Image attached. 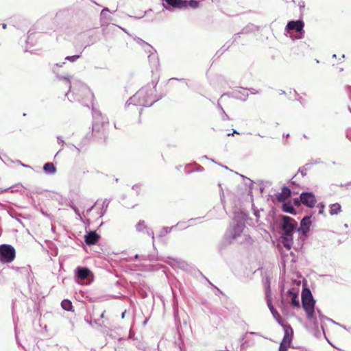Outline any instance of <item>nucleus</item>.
Returning <instances> with one entry per match:
<instances>
[{
    "mask_svg": "<svg viewBox=\"0 0 351 351\" xmlns=\"http://www.w3.org/2000/svg\"><path fill=\"white\" fill-rule=\"evenodd\" d=\"M106 12H109V10H108V8H104L101 10V15L102 16H104L105 13H106Z\"/></svg>",
    "mask_w": 351,
    "mask_h": 351,
    "instance_id": "c756f323",
    "label": "nucleus"
},
{
    "mask_svg": "<svg viewBox=\"0 0 351 351\" xmlns=\"http://www.w3.org/2000/svg\"><path fill=\"white\" fill-rule=\"evenodd\" d=\"M90 271L88 269L84 267L77 268V276L79 278L84 280L88 278Z\"/></svg>",
    "mask_w": 351,
    "mask_h": 351,
    "instance_id": "dca6fc26",
    "label": "nucleus"
},
{
    "mask_svg": "<svg viewBox=\"0 0 351 351\" xmlns=\"http://www.w3.org/2000/svg\"><path fill=\"white\" fill-rule=\"evenodd\" d=\"M138 256L136 254V255L135 256V258H138Z\"/></svg>",
    "mask_w": 351,
    "mask_h": 351,
    "instance_id": "49530a36",
    "label": "nucleus"
},
{
    "mask_svg": "<svg viewBox=\"0 0 351 351\" xmlns=\"http://www.w3.org/2000/svg\"><path fill=\"white\" fill-rule=\"evenodd\" d=\"M72 146H73V147H75V152L79 154L80 153V149H79L78 147H77L76 146L73 145H72Z\"/></svg>",
    "mask_w": 351,
    "mask_h": 351,
    "instance_id": "c9c22d12",
    "label": "nucleus"
},
{
    "mask_svg": "<svg viewBox=\"0 0 351 351\" xmlns=\"http://www.w3.org/2000/svg\"><path fill=\"white\" fill-rule=\"evenodd\" d=\"M332 57H333V58H336V54H334V55L332 56Z\"/></svg>",
    "mask_w": 351,
    "mask_h": 351,
    "instance_id": "de8ad7c7",
    "label": "nucleus"
},
{
    "mask_svg": "<svg viewBox=\"0 0 351 351\" xmlns=\"http://www.w3.org/2000/svg\"><path fill=\"white\" fill-rule=\"evenodd\" d=\"M162 4L166 9L169 10L170 7L179 9L186 8L188 3L183 0H163Z\"/></svg>",
    "mask_w": 351,
    "mask_h": 351,
    "instance_id": "0eeeda50",
    "label": "nucleus"
},
{
    "mask_svg": "<svg viewBox=\"0 0 351 351\" xmlns=\"http://www.w3.org/2000/svg\"><path fill=\"white\" fill-rule=\"evenodd\" d=\"M149 60L150 62H152L154 64H157L158 63V58H157V56L156 55L154 54V53H151L149 56Z\"/></svg>",
    "mask_w": 351,
    "mask_h": 351,
    "instance_id": "4be33fe9",
    "label": "nucleus"
},
{
    "mask_svg": "<svg viewBox=\"0 0 351 351\" xmlns=\"http://www.w3.org/2000/svg\"><path fill=\"white\" fill-rule=\"evenodd\" d=\"M3 29H5V28H6V24H3Z\"/></svg>",
    "mask_w": 351,
    "mask_h": 351,
    "instance_id": "37998d69",
    "label": "nucleus"
},
{
    "mask_svg": "<svg viewBox=\"0 0 351 351\" xmlns=\"http://www.w3.org/2000/svg\"><path fill=\"white\" fill-rule=\"evenodd\" d=\"M249 333L251 335H257V336L259 335L257 332H250Z\"/></svg>",
    "mask_w": 351,
    "mask_h": 351,
    "instance_id": "ea45409f",
    "label": "nucleus"
},
{
    "mask_svg": "<svg viewBox=\"0 0 351 351\" xmlns=\"http://www.w3.org/2000/svg\"><path fill=\"white\" fill-rule=\"evenodd\" d=\"M296 226L297 222L291 217L288 216H284L282 217V244L289 250L291 249L293 245V233L294 232Z\"/></svg>",
    "mask_w": 351,
    "mask_h": 351,
    "instance_id": "f257e3e1",
    "label": "nucleus"
},
{
    "mask_svg": "<svg viewBox=\"0 0 351 351\" xmlns=\"http://www.w3.org/2000/svg\"><path fill=\"white\" fill-rule=\"evenodd\" d=\"M73 91V99L82 102L86 106H88V101L90 102L94 97L90 88L81 82L74 85Z\"/></svg>",
    "mask_w": 351,
    "mask_h": 351,
    "instance_id": "7ed1b4c3",
    "label": "nucleus"
},
{
    "mask_svg": "<svg viewBox=\"0 0 351 351\" xmlns=\"http://www.w3.org/2000/svg\"><path fill=\"white\" fill-rule=\"evenodd\" d=\"M146 45H147V47H148V48H149V51H149V53H151V50H153V48H152L150 45H149L148 44H146Z\"/></svg>",
    "mask_w": 351,
    "mask_h": 351,
    "instance_id": "e433bc0d",
    "label": "nucleus"
},
{
    "mask_svg": "<svg viewBox=\"0 0 351 351\" xmlns=\"http://www.w3.org/2000/svg\"><path fill=\"white\" fill-rule=\"evenodd\" d=\"M346 90L348 92V93L350 94L349 97H350V99L351 100V86H346Z\"/></svg>",
    "mask_w": 351,
    "mask_h": 351,
    "instance_id": "2f4dec72",
    "label": "nucleus"
},
{
    "mask_svg": "<svg viewBox=\"0 0 351 351\" xmlns=\"http://www.w3.org/2000/svg\"><path fill=\"white\" fill-rule=\"evenodd\" d=\"M311 221L310 217H305L302 219L300 223V227L298 228V232H302L303 234H306L310 228Z\"/></svg>",
    "mask_w": 351,
    "mask_h": 351,
    "instance_id": "f8f14e48",
    "label": "nucleus"
},
{
    "mask_svg": "<svg viewBox=\"0 0 351 351\" xmlns=\"http://www.w3.org/2000/svg\"><path fill=\"white\" fill-rule=\"evenodd\" d=\"M254 215L256 216V217L257 218V219H259V217H260L259 211H258V210H254Z\"/></svg>",
    "mask_w": 351,
    "mask_h": 351,
    "instance_id": "72a5a7b5",
    "label": "nucleus"
},
{
    "mask_svg": "<svg viewBox=\"0 0 351 351\" xmlns=\"http://www.w3.org/2000/svg\"><path fill=\"white\" fill-rule=\"evenodd\" d=\"M15 258V250L10 245H0V261L4 263H11Z\"/></svg>",
    "mask_w": 351,
    "mask_h": 351,
    "instance_id": "39448f33",
    "label": "nucleus"
},
{
    "mask_svg": "<svg viewBox=\"0 0 351 351\" xmlns=\"http://www.w3.org/2000/svg\"><path fill=\"white\" fill-rule=\"evenodd\" d=\"M318 207H319V208H320V210H319V213H320V214L323 213V212H324V205H323V204H319V205H318Z\"/></svg>",
    "mask_w": 351,
    "mask_h": 351,
    "instance_id": "7c9ffc66",
    "label": "nucleus"
},
{
    "mask_svg": "<svg viewBox=\"0 0 351 351\" xmlns=\"http://www.w3.org/2000/svg\"><path fill=\"white\" fill-rule=\"evenodd\" d=\"M304 28V23L302 21H289L286 27L288 30H295L297 32L302 33Z\"/></svg>",
    "mask_w": 351,
    "mask_h": 351,
    "instance_id": "9d476101",
    "label": "nucleus"
},
{
    "mask_svg": "<svg viewBox=\"0 0 351 351\" xmlns=\"http://www.w3.org/2000/svg\"><path fill=\"white\" fill-rule=\"evenodd\" d=\"M300 199L304 205L309 208L313 207L316 203L315 197L312 193H302L300 196Z\"/></svg>",
    "mask_w": 351,
    "mask_h": 351,
    "instance_id": "6e6552de",
    "label": "nucleus"
},
{
    "mask_svg": "<svg viewBox=\"0 0 351 351\" xmlns=\"http://www.w3.org/2000/svg\"><path fill=\"white\" fill-rule=\"evenodd\" d=\"M288 293L291 296V305L295 307L300 306V301L298 298V295L296 293L293 292L292 291H289Z\"/></svg>",
    "mask_w": 351,
    "mask_h": 351,
    "instance_id": "6ab92c4d",
    "label": "nucleus"
},
{
    "mask_svg": "<svg viewBox=\"0 0 351 351\" xmlns=\"http://www.w3.org/2000/svg\"><path fill=\"white\" fill-rule=\"evenodd\" d=\"M43 170L48 174H54L56 172V168L52 162L45 163L43 166Z\"/></svg>",
    "mask_w": 351,
    "mask_h": 351,
    "instance_id": "a211bd4d",
    "label": "nucleus"
},
{
    "mask_svg": "<svg viewBox=\"0 0 351 351\" xmlns=\"http://www.w3.org/2000/svg\"><path fill=\"white\" fill-rule=\"evenodd\" d=\"M189 4L192 8H196L198 5V2L197 1H195V0H191L189 2Z\"/></svg>",
    "mask_w": 351,
    "mask_h": 351,
    "instance_id": "bb28decb",
    "label": "nucleus"
},
{
    "mask_svg": "<svg viewBox=\"0 0 351 351\" xmlns=\"http://www.w3.org/2000/svg\"><path fill=\"white\" fill-rule=\"evenodd\" d=\"M136 228L138 231H142L144 228H145V221H141L138 222Z\"/></svg>",
    "mask_w": 351,
    "mask_h": 351,
    "instance_id": "b1692460",
    "label": "nucleus"
},
{
    "mask_svg": "<svg viewBox=\"0 0 351 351\" xmlns=\"http://www.w3.org/2000/svg\"><path fill=\"white\" fill-rule=\"evenodd\" d=\"M80 57V55H75V56H66L65 58L66 60L70 61V62H75L77 59H79Z\"/></svg>",
    "mask_w": 351,
    "mask_h": 351,
    "instance_id": "5701e85b",
    "label": "nucleus"
},
{
    "mask_svg": "<svg viewBox=\"0 0 351 351\" xmlns=\"http://www.w3.org/2000/svg\"><path fill=\"white\" fill-rule=\"evenodd\" d=\"M99 235L95 232H88L85 235V242L88 245H94L99 240Z\"/></svg>",
    "mask_w": 351,
    "mask_h": 351,
    "instance_id": "4468645a",
    "label": "nucleus"
},
{
    "mask_svg": "<svg viewBox=\"0 0 351 351\" xmlns=\"http://www.w3.org/2000/svg\"><path fill=\"white\" fill-rule=\"evenodd\" d=\"M282 210L283 211L289 213H294L295 211L293 207L289 203H285L282 205Z\"/></svg>",
    "mask_w": 351,
    "mask_h": 351,
    "instance_id": "412c9836",
    "label": "nucleus"
},
{
    "mask_svg": "<svg viewBox=\"0 0 351 351\" xmlns=\"http://www.w3.org/2000/svg\"><path fill=\"white\" fill-rule=\"evenodd\" d=\"M267 298V306L269 308L271 313H272L274 319L278 322V324H282V319L279 314V313L274 308L272 303H271V297L269 295V294L267 293L266 295Z\"/></svg>",
    "mask_w": 351,
    "mask_h": 351,
    "instance_id": "1a4fd4ad",
    "label": "nucleus"
},
{
    "mask_svg": "<svg viewBox=\"0 0 351 351\" xmlns=\"http://www.w3.org/2000/svg\"><path fill=\"white\" fill-rule=\"evenodd\" d=\"M288 347L289 346H283V345H280V346H279V351H287Z\"/></svg>",
    "mask_w": 351,
    "mask_h": 351,
    "instance_id": "c85d7f7f",
    "label": "nucleus"
},
{
    "mask_svg": "<svg viewBox=\"0 0 351 351\" xmlns=\"http://www.w3.org/2000/svg\"><path fill=\"white\" fill-rule=\"evenodd\" d=\"M221 110H222L223 112L225 113L223 110V109H221ZM225 114V117H228L227 114Z\"/></svg>",
    "mask_w": 351,
    "mask_h": 351,
    "instance_id": "c03bdc74",
    "label": "nucleus"
},
{
    "mask_svg": "<svg viewBox=\"0 0 351 351\" xmlns=\"http://www.w3.org/2000/svg\"><path fill=\"white\" fill-rule=\"evenodd\" d=\"M302 303L304 311L306 313L307 318L314 322L315 300L309 289H305L302 293Z\"/></svg>",
    "mask_w": 351,
    "mask_h": 351,
    "instance_id": "20e7f679",
    "label": "nucleus"
},
{
    "mask_svg": "<svg viewBox=\"0 0 351 351\" xmlns=\"http://www.w3.org/2000/svg\"><path fill=\"white\" fill-rule=\"evenodd\" d=\"M93 117L94 119V123L93 125V130H99V125L101 123L104 125V121L101 112L97 110H93Z\"/></svg>",
    "mask_w": 351,
    "mask_h": 351,
    "instance_id": "9b49d317",
    "label": "nucleus"
},
{
    "mask_svg": "<svg viewBox=\"0 0 351 351\" xmlns=\"http://www.w3.org/2000/svg\"><path fill=\"white\" fill-rule=\"evenodd\" d=\"M280 325L284 328L285 335H284L283 339L280 345L289 346L291 341L292 340V337H293V329L291 327V326L289 324H282Z\"/></svg>",
    "mask_w": 351,
    "mask_h": 351,
    "instance_id": "423d86ee",
    "label": "nucleus"
},
{
    "mask_svg": "<svg viewBox=\"0 0 351 351\" xmlns=\"http://www.w3.org/2000/svg\"><path fill=\"white\" fill-rule=\"evenodd\" d=\"M58 144L61 145L62 147H64V141L60 138V136H58ZM62 149V148H61V149L58 152V154Z\"/></svg>",
    "mask_w": 351,
    "mask_h": 351,
    "instance_id": "cd10ccee",
    "label": "nucleus"
},
{
    "mask_svg": "<svg viewBox=\"0 0 351 351\" xmlns=\"http://www.w3.org/2000/svg\"><path fill=\"white\" fill-rule=\"evenodd\" d=\"M60 80H66L69 84V91L68 93H66V95L67 96L69 93V92L71 91V82H70V77H59Z\"/></svg>",
    "mask_w": 351,
    "mask_h": 351,
    "instance_id": "393cba45",
    "label": "nucleus"
},
{
    "mask_svg": "<svg viewBox=\"0 0 351 351\" xmlns=\"http://www.w3.org/2000/svg\"><path fill=\"white\" fill-rule=\"evenodd\" d=\"M56 66H62V64H56Z\"/></svg>",
    "mask_w": 351,
    "mask_h": 351,
    "instance_id": "a18cd8bd",
    "label": "nucleus"
},
{
    "mask_svg": "<svg viewBox=\"0 0 351 351\" xmlns=\"http://www.w3.org/2000/svg\"><path fill=\"white\" fill-rule=\"evenodd\" d=\"M245 225H244V223L243 222H237L236 225L233 227V229H232V237L234 239L237 238V237H239L241 233L243 232V228H244Z\"/></svg>",
    "mask_w": 351,
    "mask_h": 351,
    "instance_id": "2eb2a0df",
    "label": "nucleus"
},
{
    "mask_svg": "<svg viewBox=\"0 0 351 351\" xmlns=\"http://www.w3.org/2000/svg\"><path fill=\"white\" fill-rule=\"evenodd\" d=\"M341 212V206L339 203H335L330 205L329 213L331 215H338Z\"/></svg>",
    "mask_w": 351,
    "mask_h": 351,
    "instance_id": "f3484780",
    "label": "nucleus"
},
{
    "mask_svg": "<svg viewBox=\"0 0 351 351\" xmlns=\"http://www.w3.org/2000/svg\"><path fill=\"white\" fill-rule=\"evenodd\" d=\"M105 312H106L105 311H104L102 312V313H101V315H100L101 318H104V317Z\"/></svg>",
    "mask_w": 351,
    "mask_h": 351,
    "instance_id": "a19ab883",
    "label": "nucleus"
},
{
    "mask_svg": "<svg viewBox=\"0 0 351 351\" xmlns=\"http://www.w3.org/2000/svg\"><path fill=\"white\" fill-rule=\"evenodd\" d=\"M346 137L351 141V130L347 132Z\"/></svg>",
    "mask_w": 351,
    "mask_h": 351,
    "instance_id": "f704fd0d",
    "label": "nucleus"
},
{
    "mask_svg": "<svg viewBox=\"0 0 351 351\" xmlns=\"http://www.w3.org/2000/svg\"><path fill=\"white\" fill-rule=\"evenodd\" d=\"M172 228H173V227H171V228H168V227L163 228L162 231L161 232V235H164V234H168L169 232H170V231H171V230Z\"/></svg>",
    "mask_w": 351,
    "mask_h": 351,
    "instance_id": "a878e982",
    "label": "nucleus"
},
{
    "mask_svg": "<svg viewBox=\"0 0 351 351\" xmlns=\"http://www.w3.org/2000/svg\"><path fill=\"white\" fill-rule=\"evenodd\" d=\"M299 171H300V172L301 173V174L303 176L306 174V169H300Z\"/></svg>",
    "mask_w": 351,
    "mask_h": 351,
    "instance_id": "473e14b6",
    "label": "nucleus"
},
{
    "mask_svg": "<svg viewBox=\"0 0 351 351\" xmlns=\"http://www.w3.org/2000/svg\"><path fill=\"white\" fill-rule=\"evenodd\" d=\"M153 93V88H143L130 97L128 103L129 105L150 106L156 101L152 98Z\"/></svg>",
    "mask_w": 351,
    "mask_h": 351,
    "instance_id": "f03ea898",
    "label": "nucleus"
},
{
    "mask_svg": "<svg viewBox=\"0 0 351 351\" xmlns=\"http://www.w3.org/2000/svg\"><path fill=\"white\" fill-rule=\"evenodd\" d=\"M148 234L152 236L153 239H154V235L153 231H151L150 232H148Z\"/></svg>",
    "mask_w": 351,
    "mask_h": 351,
    "instance_id": "4c0bfd02",
    "label": "nucleus"
},
{
    "mask_svg": "<svg viewBox=\"0 0 351 351\" xmlns=\"http://www.w3.org/2000/svg\"><path fill=\"white\" fill-rule=\"evenodd\" d=\"M61 306L62 307V308L65 311H73V306H72V303L70 300H63L61 302Z\"/></svg>",
    "mask_w": 351,
    "mask_h": 351,
    "instance_id": "aec40b11",
    "label": "nucleus"
},
{
    "mask_svg": "<svg viewBox=\"0 0 351 351\" xmlns=\"http://www.w3.org/2000/svg\"><path fill=\"white\" fill-rule=\"evenodd\" d=\"M75 212L76 214H77L80 216V214H79L78 210L77 209H75Z\"/></svg>",
    "mask_w": 351,
    "mask_h": 351,
    "instance_id": "79ce46f5",
    "label": "nucleus"
},
{
    "mask_svg": "<svg viewBox=\"0 0 351 351\" xmlns=\"http://www.w3.org/2000/svg\"><path fill=\"white\" fill-rule=\"evenodd\" d=\"M125 313H126V311H124V312L122 313V314H121V318L122 319H123L125 317Z\"/></svg>",
    "mask_w": 351,
    "mask_h": 351,
    "instance_id": "58836bf2",
    "label": "nucleus"
},
{
    "mask_svg": "<svg viewBox=\"0 0 351 351\" xmlns=\"http://www.w3.org/2000/svg\"><path fill=\"white\" fill-rule=\"evenodd\" d=\"M291 192L288 187H283L280 193L276 195L279 202H283L291 196Z\"/></svg>",
    "mask_w": 351,
    "mask_h": 351,
    "instance_id": "ddd939ff",
    "label": "nucleus"
}]
</instances>
